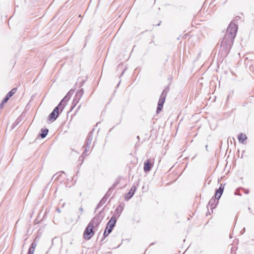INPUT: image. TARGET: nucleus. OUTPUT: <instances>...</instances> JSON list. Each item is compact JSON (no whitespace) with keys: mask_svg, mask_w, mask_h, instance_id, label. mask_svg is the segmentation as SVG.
I'll list each match as a JSON object with an SVG mask.
<instances>
[{"mask_svg":"<svg viewBox=\"0 0 254 254\" xmlns=\"http://www.w3.org/2000/svg\"><path fill=\"white\" fill-rule=\"evenodd\" d=\"M100 223L99 218L98 216H95L88 224L84 233L83 238L85 240H90L94 235L93 229L98 227Z\"/></svg>","mask_w":254,"mask_h":254,"instance_id":"1","label":"nucleus"},{"mask_svg":"<svg viewBox=\"0 0 254 254\" xmlns=\"http://www.w3.org/2000/svg\"><path fill=\"white\" fill-rule=\"evenodd\" d=\"M237 31V26L234 23H230L227 29L223 42L227 43L229 42L230 43H233L236 35Z\"/></svg>","mask_w":254,"mask_h":254,"instance_id":"2","label":"nucleus"},{"mask_svg":"<svg viewBox=\"0 0 254 254\" xmlns=\"http://www.w3.org/2000/svg\"><path fill=\"white\" fill-rule=\"evenodd\" d=\"M63 100L60 103L58 106L55 108L54 111L49 115L48 117L49 121L53 122L56 120L59 115V109L62 112L64 106L63 105Z\"/></svg>","mask_w":254,"mask_h":254,"instance_id":"3","label":"nucleus"},{"mask_svg":"<svg viewBox=\"0 0 254 254\" xmlns=\"http://www.w3.org/2000/svg\"><path fill=\"white\" fill-rule=\"evenodd\" d=\"M117 221L116 217L113 216L111 217L109 221L108 222L105 230L104 233V236L106 237L112 231V229L114 227Z\"/></svg>","mask_w":254,"mask_h":254,"instance_id":"4","label":"nucleus"},{"mask_svg":"<svg viewBox=\"0 0 254 254\" xmlns=\"http://www.w3.org/2000/svg\"><path fill=\"white\" fill-rule=\"evenodd\" d=\"M154 165V159H148L144 163V171L148 172L150 170Z\"/></svg>","mask_w":254,"mask_h":254,"instance_id":"5","label":"nucleus"},{"mask_svg":"<svg viewBox=\"0 0 254 254\" xmlns=\"http://www.w3.org/2000/svg\"><path fill=\"white\" fill-rule=\"evenodd\" d=\"M136 187L134 186H132L131 188L129 191L125 195V200H128L130 198H131V197L134 194L135 191H136Z\"/></svg>","mask_w":254,"mask_h":254,"instance_id":"6","label":"nucleus"},{"mask_svg":"<svg viewBox=\"0 0 254 254\" xmlns=\"http://www.w3.org/2000/svg\"><path fill=\"white\" fill-rule=\"evenodd\" d=\"M224 189V186L222 184H221L219 189L216 191V192L215 194V198L216 199H219L221 197V196L222 195V194L223 193Z\"/></svg>","mask_w":254,"mask_h":254,"instance_id":"7","label":"nucleus"},{"mask_svg":"<svg viewBox=\"0 0 254 254\" xmlns=\"http://www.w3.org/2000/svg\"><path fill=\"white\" fill-rule=\"evenodd\" d=\"M238 139L240 142L244 143V141L247 139V137L245 134L240 133L238 135Z\"/></svg>","mask_w":254,"mask_h":254,"instance_id":"8","label":"nucleus"},{"mask_svg":"<svg viewBox=\"0 0 254 254\" xmlns=\"http://www.w3.org/2000/svg\"><path fill=\"white\" fill-rule=\"evenodd\" d=\"M37 245L35 243H33L31 244V246L29 249L28 254H33L34 253L35 249Z\"/></svg>","mask_w":254,"mask_h":254,"instance_id":"9","label":"nucleus"},{"mask_svg":"<svg viewBox=\"0 0 254 254\" xmlns=\"http://www.w3.org/2000/svg\"><path fill=\"white\" fill-rule=\"evenodd\" d=\"M16 91V88H13L7 94L6 96L10 98L13 94L15 93Z\"/></svg>","mask_w":254,"mask_h":254,"instance_id":"10","label":"nucleus"},{"mask_svg":"<svg viewBox=\"0 0 254 254\" xmlns=\"http://www.w3.org/2000/svg\"><path fill=\"white\" fill-rule=\"evenodd\" d=\"M49 130L48 129H45L43 130V132L41 134V136L42 138H44L47 135L48 133Z\"/></svg>","mask_w":254,"mask_h":254,"instance_id":"11","label":"nucleus"},{"mask_svg":"<svg viewBox=\"0 0 254 254\" xmlns=\"http://www.w3.org/2000/svg\"><path fill=\"white\" fill-rule=\"evenodd\" d=\"M166 97V94H164V93H162L160 95L159 100L161 101L162 102H165V99Z\"/></svg>","mask_w":254,"mask_h":254,"instance_id":"12","label":"nucleus"},{"mask_svg":"<svg viewBox=\"0 0 254 254\" xmlns=\"http://www.w3.org/2000/svg\"><path fill=\"white\" fill-rule=\"evenodd\" d=\"M163 106V105H159L158 104V107H157V110H156V112L157 114H158L160 112V111H161V110L162 109Z\"/></svg>","mask_w":254,"mask_h":254,"instance_id":"13","label":"nucleus"},{"mask_svg":"<svg viewBox=\"0 0 254 254\" xmlns=\"http://www.w3.org/2000/svg\"><path fill=\"white\" fill-rule=\"evenodd\" d=\"M9 99V97H8L7 96L5 97V98L3 100L1 104L3 105L4 103H5Z\"/></svg>","mask_w":254,"mask_h":254,"instance_id":"14","label":"nucleus"},{"mask_svg":"<svg viewBox=\"0 0 254 254\" xmlns=\"http://www.w3.org/2000/svg\"><path fill=\"white\" fill-rule=\"evenodd\" d=\"M164 103L163 102H162L161 101H160V100H159V101H158V104L159 105H163Z\"/></svg>","mask_w":254,"mask_h":254,"instance_id":"15","label":"nucleus"}]
</instances>
